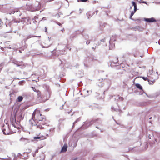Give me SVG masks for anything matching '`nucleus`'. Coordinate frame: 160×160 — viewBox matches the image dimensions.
I'll use <instances>...</instances> for the list:
<instances>
[{"mask_svg": "<svg viewBox=\"0 0 160 160\" xmlns=\"http://www.w3.org/2000/svg\"><path fill=\"white\" fill-rule=\"evenodd\" d=\"M2 22H1V19H0V26L2 25Z\"/></svg>", "mask_w": 160, "mask_h": 160, "instance_id": "nucleus-25", "label": "nucleus"}, {"mask_svg": "<svg viewBox=\"0 0 160 160\" xmlns=\"http://www.w3.org/2000/svg\"><path fill=\"white\" fill-rule=\"evenodd\" d=\"M58 24L59 26H62V24H61L60 23H59V22L58 23Z\"/></svg>", "mask_w": 160, "mask_h": 160, "instance_id": "nucleus-27", "label": "nucleus"}, {"mask_svg": "<svg viewBox=\"0 0 160 160\" xmlns=\"http://www.w3.org/2000/svg\"><path fill=\"white\" fill-rule=\"evenodd\" d=\"M67 144H64L62 148L61 152H65L67 149Z\"/></svg>", "mask_w": 160, "mask_h": 160, "instance_id": "nucleus-7", "label": "nucleus"}, {"mask_svg": "<svg viewBox=\"0 0 160 160\" xmlns=\"http://www.w3.org/2000/svg\"><path fill=\"white\" fill-rule=\"evenodd\" d=\"M106 39L105 38H104L102 40H101L99 42L100 44H102L103 43H104L105 42Z\"/></svg>", "mask_w": 160, "mask_h": 160, "instance_id": "nucleus-13", "label": "nucleus"}, {"mask_svg": "<svg viewBox=\"0 0 160 160\" xmlns=\"http://www.w3.org/2000/svg\"><path fill=\"white\" fill-rule=\"evenodd\" d=\"M132 4L134 6V12H136L137 11V4H136L134 2H132Z\"/></svg>", "mask_w": 160, "mask_h": 160, "instance_id": "nucleus-11", "label": "nucleus"}, {"mask_svg": "<svg viewBox=\"0 0 160 160\" xmlns=\"http://www.w3.org/2000/svg\"><path fill=\"white\" fill-rule=\"evenodd\" d=\"M18 12V11H16V12Z\"/></svg>", "mask_w": 160, "mask_h": 160, "instance_id": "nucleus-37", "label": "nucleus"}, {"mask_svg": "<svg viewBox=\"0 0 160 160\" xmlns=\"http://www.w3.org/2000/svg\"><path fill=\"white\" fill-rule=\"evenodd\" d=\"M46 2H50L54 1V0H44Z\"/></svg>", "mask_w": 160, "mask_h": 160, "instance_id": "nucleus-21", "label": "nucleus"}, {"mask_svg": "<svg viewBox=\"0 0 160 160\" xmlns=\"http://www.w3.org/2000/svg\"><path fill=\"white\" fill-rule=\"evenodd\" d=\"M5 25L6 27V29L8 32H13V30L15 29L17 26L18 24L15 20H12L9 21L7 18H6Z\"/></svg>", "mask_w": 160, "mask_h": 160, "instance_id": "nucleus-2", "label": "nucleus"}, {"mask_svg": "<svg viewBox=\"0 0 160 160\" xmlns=\"http://www.w3.org/2000/svg\"><path fill=\"white\" fill-rule=\"evenodd\" d=\"M135 86L141 90H142V88L141 85L138 83H136L135 84Z\"/></svg>", "mask_w": 160, "mask_h": 160, "instance_id": "nucleus-12", "label": "nucleus"}, {"mask_svg": "<svg viewBox=\"0 0 160 160\" xmlns=\"http://www.w3.org/2000/svg\"><path fill=\"white\" fill-rule=\"evenodd\" d=\"M19 52H22L20 51V50H19Z\"/></svg>", "mask_w": 160, "mask_h": 160, "instance_id": "nucleus-34", "label": "nucleus"}, {"mask_svg": "<svg viewBox=\"0 0 160 160\" xmlns=\"http://www.w3.org/2000/svg\"><path fill=\"white\" fill-rule=\"evenodd\" d=\"M90 41H87V42H86V44H89V43H90Z\"/></svg>", "mask_w": 160, "mask_h": 160, "instance_id": "nucleus-26", "label": "nucleus"}, {"mask_svg": "<svg viewBox=\"0 0 160 160\" xmlns=\"http://www.w3.org/2000/svg\"><path fill=\"white\" fill-rule=\"evenodd\" d=\"M12 115H15V118H17L18 122V121H20L21 120L22 116L21 112L18 113V112H16L15 114H12L11 116Z\"/></svg>", "mask_w": 160, "mask_h": 160, "instance_id": "nucleus-5", "label": "nucleus"}, {"mask_svg": "<svg viewBox=\"0 0 160 160\" xmlns=\"http://www.w3.org/2000/svg\"><path fill=\"white\" fill-rule=\"evenodd\" d=\"M77 158H76L74 159H73L72 160H77Z\"/></svg>", "mask_w": 160, "mask_h": 160, "instance_id": "nucleus-29", "label": "nucleus"}, {"mask_svg": "<svg viewBox=\"0 0 160 160\" xmlns=\"http://www.w3.org/2000/svg\"><path fill=\"white\" fill-rule=\"evenodd\" d=\"M65 31V30H64V28H63L62 29H61V31L62 32H64Z\"/></svg>", "mask_w": 160, "mask_h": 160, "instance_id": "nucleus-22", "label": "nucleus"}, {"mask_svg": "<svg viewBox=\"0 0 160 160\" xmlns=\"http://www.w3.org/2000/svg\"><path fill=\"white\" fill-rule=\"evenodd\" d=\"M45 32H47V30L46 27H45Z\"/></svg>", "mask_w": 160, "mask_h": 160, "instance_id": "nucleus-24", "label": "nucleus"}, {"mask_svg": "<svg viewBox=\"0 0 160 160\" xmlns=\"http://www.w3.org/2000/svg\"><path fill=\"white\" fill-rule=\"evenodd\" d=\"M114 41H116V40L115 39H114Z\"/></svg>", "mask_w": 160, "mask_h": 160, "instance_id": "nucleus-35", "label": "nucleus"}, {"mask_svg": "<svg viewBox=\"0 0 160 160\" xmlns=\"http://www.w3.org/2000/svg\"><path fill=\"white\" fill-rule=\"evenodd\" d=\"M142 2V3H145V4H146V2H145V1H142V2Z\"/></svg>", "mask_w": 160, "mask_h": 160, "instance_id": "nucleus-28", "label": "nucleus"}, {"mask_svg": "<svg viewBox=\"0 0 160 160\" xmlns=\"http://www.w3.org/2000/svg\"><path fill=\"white\" fill-rule=\"evenodd\" d=\"M2 131L5 135H8L10 134L11 131L8 125L7 127H5L2 129Z\"/></svg>", "mask_w": 160, "mask_h": 160, "instance_id": "nucleus-4", "label": "nucleus"}, {"mask_svg": "<svg viewBox=\"0 0 160 160\" xmlns=\"http://www.w3.org/2000/svg\"><path fill=\"white\" fill-rule=\"evenodd\" d=\"M36 92L37 93V95L38 96V98H41L42 97H41V92H40V91L38 90Z\"/></svg>", "mask_w": 160, "mask_h": 160, "instance_id": "nucleus-10", "label": "nucleus"}, {"mask_svg": "<svg viewBox=\"0 0 160 160\" xmlns=\"http://www.w3.org/2000/svg\"><path fill=\"white\" fill-rule=\"evenodd\" d=\"M134 55V57H136V56L134 54V55Z\"/></svg>", "mask_w": 160, "mask_h": 160, "instance_id": "nucleus-31", "label": "nucleus"}, {"mask_svg": "<svg viewBox=\"0 0 160 160\" xmlns=\"http://www.w3.org/2000/svg\"><path fill=\"white\" fill-rule=\"evenodd\" d=\"M29 122L32 126H36L41 129L44 128L47 124V121L46 117L42 115L40 110L36 109L33 112Z\"/></svg>", "mask_w": 160, "mask_h": 160, "instance_id": "nucleus-1", "label": "nucleus"}, {"mask_svg": "<svg viewBox=\"0 0 160 160\" xmlns=\"http://www.w3.org/2000/svg\"><path fill=\"white\" fill-rule=\"evenodd\" d=\"M87 92H88V91H87Z\"/></svg>", "mask_w": 160, "mask_h": 160, "instance_id": "nucleus-36", "label": "nucleus"}, {"mask_svg": "<svg viewBox=\"0 0 160 160\" xmlns=\"http://www.w3.org/2000/svg\"><path fill=\"white\" fill-rule=\"evenodd\" d=\"M142 78L145 81H148V82H149V83H150L151 84H153L154 82V80H153V81H151L152 82V83L150 82V79H149V77H142Z\"/></svg>", "mask_w": 160, "mask_h": 160, "instance_id": "nucleus-8", "label": "nucleus"}, {"mask_svg": "<svg viewBox=\"0 0 160 160\" xmlns=\"http://www.w3.org/2000/svg\"><path fill=\"white\" fill-rule=\"evenodd\" d=\"M42 137H35L33 138L34 139H40L42 138Z\"/></svg>", "mask_w": 160, "mask_h": 160, "instance_id": "nucleus-20", "label": "nucleus"}, {"mask_svg": "<svg viewBox=\"0 0 160 160\" xmlns=\"http://www.w3.org/2000/svg\"><path fill=\"white\" fill-rule=\"evenodd\" d=\"M145 20L146 22H156V20L153 18H145Z\"/></svg>", "mask_w": 160, "mask_h": 160, "instance_id": "nucleus-6", "label": "nucleus"}, {"mask_svg": "<svg viewBox=\"0 0 160 160\" xmlns=\"http://www.w3.org/2000/svg\"><path fill=\"white\" fill-rule=\"evenodd\" d=\"M143 55L140 56V57H143Z\"/></svg>", "mask_w": 160, "mask_h": 160, "instance_id": "nucleus-33", "label": "nucleus"}, {"mask_svg": "<svg viewBox=\"0 0 160 160\" xmlns=\"http://www.w3.org/2000/svg\"><path fill=\"white\" fill-rule=\"evenodd\" d=\"M38 149H36L35 151V154L36 153H37L38 152Z\"/></svg>", "mask_w": 160, "mask_h": 160, "instance_id": "nucleus-23", "label": "nucleus"}, {"mask_svg": "<svg viewBox=\"0 0 160 160\" xmlns=\"http://www.w3.org/2000/svg\"><path fill=\"white\" fill-rule=\"evenodd\" d=\"M32 89H33V91L35 92H37V91L38 90H37L35 87H32Z\"/></svg>", "mask_w": 160, "mask_h": 160, "instance_id": "nucleus-18", "label": "nucleus"}, {"mask_svg": "<svg viewBox=\"0 0 160 160\" xmlns=\"http://www.w3.org/2000/svg\"><path fill=\"white\" fill-rule=\"evenodd\" d=\"M10 122L12 127L18 129H19L20 128L19 122V121L18 122L17 121V122H16V119H15V115L11 116Z\"/></svg>", "mask_w": 160, "mask_h": 160, "instance_id": "nucleus-3", "label": "nucleus"}, {"mask_svg": "<svg viewBox=\"0 0 160 160\" xmlns=\"http://www.w3.org/2000/svg\"><path fill=\"white\" fill-rule=\"evenodd\" d=\"M30 38V37H28V38L26 39V40L28 39V38Z\"/></svg>", "mask_w": 160, "mask_h": 160, "instance_id": "nucleus-32", "label": "nucleus"}, {"mask_svg": "<svg viewBox=\"0 0 160 160\" xmlns=\"http://www.w3.org/2000/svg\"><path fill=\"white\" fill-rule=\"evenodd\" d=\"M23 99V97L22 96H19L17 99V102H21Z\"/></svg>", "mask_w": 160, "mask_h": 160, "instance_id": "nucleus-9", "label": "nucleus"}, {"mask_svg": "<svg viewBox=\"0 0 160 160\" xmlns=\"http://www.w3.org/2000/svg\"><path fill=\"white\" fill-rule=\"evenodd\" d=\"M26 139H26V138H22H22H21L20 139V141H25V140H26Z\"/></svg>", "mask_w": 160, "mask_h": 160, "instance_id": "nucleus-19", "label": "nucleus"}, {"mask_svg": "<svg viewBox=\"0 0 160 160\" xmlns=\"http://www.w3.org/2000/svg\"><path fill=\"white\" fill-rule=\"evenodd\" d=\"M15 12V11H13L12 12L13 14H14Z\"/></svg>", "mask_w": 160, "mask_h": 160, "instance_id": "nucleus-30", "label": "nucleus"}, {"mask_svg": "<svg viewBox=\"0 0 160 160\" xmlns=\"http://www.w3.org/2000/svg\"><path fill=\"white\" fill-rule=\"evenodd\" d=\"M27 152L29 153L31 152L32 150L30 148H27L26 150Z\"/></svg>", "mask_w": 160, "mask_h": 160, "instance_id": "nucleus-14", "label": "nucleus"}, {"mask_svg": "<svg viewBox=\"0 0 160 160\" xmlns=\"http://www.w3.org/2000/svg\"><path fill=\"white\" fill-rule=\"evenodd\" d=\"M88 1V0H78V2H85Z\"/></svg>", "mask_w": 160, "mask_h": 160, "instance_id": "nucleus-17", "label": "nucleus"}, {"mask_svg": "<svg viewBox=\"0 0 160 160\" xmlns=\"http://www.w3.org/2000/svg\"><path fill=\"white\" fill-rule=\"evenodd\" d=\"M118 99L119 101H123L124 99L122 97H118Z\"/></svg>", "mask_w": 160, "mask_h": 160, "instance_id": "nucleus-16", "label": "nucleus"}, {"mask_svg": "<svg viewBox=\"0 0 160 160\" xmlns=\"http://www.w3.org/2000/svg\"><path fill=\"white\" fill-rule=\"evenodd\" d=\"M135 12H134V11H132L131 13V15H130V18L131 19L132 18V17L133 16V15H134V13H135Z\"/></svg>", "mask_w": 160, "mask_h": 160, "instance_id": "nucleus-15", "label": "nucleus"}]
</instances>
